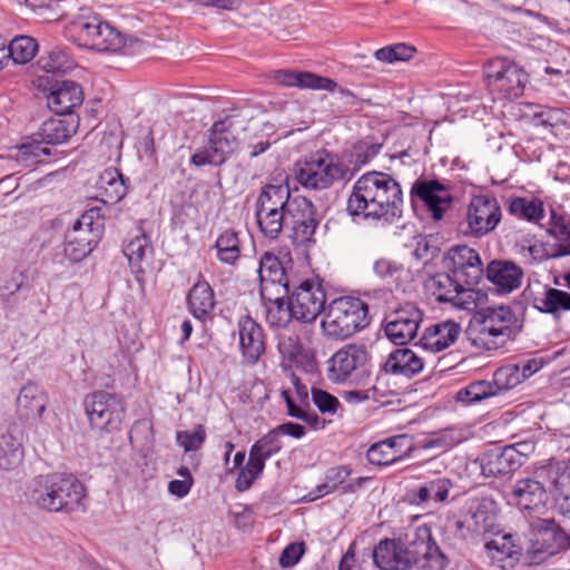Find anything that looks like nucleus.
<instances>
[{
	"mask_svg": "<svg viewBox=\"0 0 570 570\" xmlns=\"http://www.w3.org/2000/svg\"><path fill=\"white\" fill-rule=\"evenodd\" d=\"M78 129V119L73 116L46 120L35 137L42 144L59 145L68 141Z\"/></svg>",
	"mask_w": 570,
	"mask_h": 570,
	"instance_id": "obj_33",
	"label": "nucleus"
},
{
	"mask_svg": "<svg viewBox=\"0 0 570 570\" xmlns=\"http://www.w3.org/2000/svg\"><path fill=\"white\" fill-rule=\"evenodd\" d=\"M413 439L407 434H399L373 443L366 451V460L376 466H389L412 456Z\"/></svg>",
	"mask_w": 570,
	"mask_h": 570,
	"instance_id": "obj_20",
	"label": "nucleus"
},
{
	"mask_svg": "<svg viewBox=\"0 0 570 570\" xmlns=\"http://www.w3.org/2000/svg\"><path fill=\"white\" fill-rule=\"evenodd\" d=\"M206 439V431L203 425H197L193 432L179 431L177 432V443L184 449L185 452L198 450Z\"/></svg>",
	"mask_w": 570,
	"mask_h": 570,
	"instance_id": "obj_54",
	"label": "nucleus"
},
{
	"mask_svg": "<svg viewBox=\"0 0 570 570\" xmlns=\"http://www.w3.org/2000/svg\"><path fill=\"white\" fill-rule=\"evenodd\" d=\"M444 264L449 272L461 279L466 286L479 284L483 274V265L478 252L466 245L451 248L445 257Z\"/></svg>",
	"mask_w": 570,
	"mask_h": 570,
	"instance_id": "obj_19",
	"label": "nucleus"
},
{
	"mask_svg": "<svg viewBox=\"0 0 570 570\" xmlns=\"http://www.w3.org/2000/svg\"><path fill=\"white\" fill-rule=\"evenodd\" d=\"M519 367L515 364H508L499 367L493 374V385L497 393L511 390L523 382V376L520 374Z\"/></svg>",
	"mask_w": 570,
	"mask_h": 570,
	"instance_id": "obj_50",
	"label": "nucleus"
},
{
	"mask_svg": "<svg viewBox=\"0 0 570 570\" xmlns=\"http://www.w3.org/2000/svg\"><path fill=\"white\" fill-rule=\"evenodd\" d=\"M98 191L104 204L114 205L127 195L128 186L122 174L117 168L110 167L100 175Z\"/></svg>",
	"mask_w": 570,
	"mask_h": 570,
	"instance_id": "obj_36",
	"label": "nucleus"
},
{
	"mask_svg": "<svg viewBox=\"0 0 570 570\" xmlns=\"http://www.w3.org/2000/svg\"><path fill=\"white\" fill-rule=\"evenodd\" d=\"M10 58L17 65L28 63L38 50L37 41L28 36L16 37L9 45Z\"/></svg>",
	"mask_w": 570,
	"mask_h": 570,
	"instance_id": "obj_47",
	"label": "nucleus"
},
{
	"mask_svg": "<svg viewBox=\"0 0 570 570\" xmlns=\"http://www.w3.org/2000/svg\"><path fill=\"white\" fill-rule=\"evenodd\" d=\"M102 226L98 208L85 212L66 235L65 256L72 263L86 258L100 240Z\"/></svg>",
	"mask_w": 570,
	"mask_h": 570,
	"instance_id": "obj_10",
	"label": "nucleus"
},
{
	"mask_svg": "<svg viewBox=\"0 0 570 570\" xmlns=\"http://www.w3.org/2000/svg\"><path fill=\"white\" fill-rule=\"evenodd\" d=\"M48 404V393L35 382L26 383L20 389L16 400L18 417L24 421H35V434L39 440H46L55 433L51 425L43 419Z\"/></svg>",
	"mask_w": 570,
	"mask_h": 570,
	"instance_id": "obj_13",
	"label": "nucleus"
},
{
	"mask_svg": "<svg viewBox=\"0 0 570 570\" xmlns=\"http://www.w3.org/2000/svg\"><path fill=\"white\" fill-rule=\"evenodd\" d=\"M501 217V207L494 196H473L465 212V233L474 237L488 235L495 229Z\"/></svg>",
	"mask_w": 570,
	"mask_h": 570,
	"instance_id": "obj_17",
	"label": "nucleus"
},
{
	"mask_svg": "<svg viewBox=\"0 0 570 570\" xmlns=\"http://www.w3.org/2000/svg\"><path fill=\"white\" fill-rule=\"evenodd\" d=\"M422 320L421 309L407 303L393 313L385 325V334L396 345L406 344L415 337Z\"/></svg>",
	"mask_w": 570,
	"mask_h": 570,
	"instance_id": "obj_22",
	"label": "nucleus"
},
{
	"mask_svg": "<svg viewBox=\"0 0 570 570\" xmlns=\"http://www.w3.org/2000/svg\"><path fill=\"white\" fill-rule=\"evenodd\" d=\"M569 548L570 534L553 519H546L532 529L527 556L532 563H540Z\"/></svg>",
	"mask_w": 570,
	"mask_h": 570,
	"instance_id": "obj_14",
	"label": "nucleus"
},
{
	"mask_svg": "<svg viewBox=\"0 0 570 570\" xmlns=\"http://www.w3.org/2000/svg\"><path fill=\"white\" fill-rule=\"evenodd\" d=\"M423 366L422 357L417 356L412 350L397 348L387 356L383 371L387 374L412 377L419 374Z\"/></svg>",
	"mask_w": 570,
	"mask_h": 570,
	"instance_id": "obj_35",
	"label": "nucleus"
},
{
	"mask_svg": "<svg viewBox=\"0 0 570 570\" xmlns=\"http://www.w3.org/2000/svg\"><path fill=\"white\" fill-rule=\"evenodd\" d=\"M265 469V463L261 459H256L252 454L248 455L247 463L239 469L235 480V488L239 492L247 491L252 488Z\"/></svg>",
	"mask_w": 570,
	"mask_h": 570,
	"instance_id": "obj_49",
	"label": "nucleus"
},
{
	"mask_svg": "<svg viewBox=\"0 0 570 570\" xmlns=\"http://www.w3.org/2000/svg\"><path fill=\"white\" fill-rule=\"evenodd\" d=\"M237 328L243 358L247 364L254 365L266 350L264 330L248 314L239 317Z\"/></svg>",
	"mask_w": 570,
	"mask_h": 570,
	"instance_id": "obj_24",
	"label": "nucleus"
},
{
	"mask_svg": "<svg viewBox=\"0 0 570 570\" xmlns=\"http://www.w3.org/2000/svg\"><path fill=\"white\" fill-rule=\"evenodd\" d=\"M338 570H364L355 557L354 543L350 546L348 550L343 556L338 564Z\"/></svg>",
	"mask_w": 570,
	"mask_h": 570,
	"instance_id": "obj_60",
	"label": "nucleus"
},
{
	"mask_svg": "<svg viewBox=\"0 0 570 570\" xmlns=\"http://www.w3.org/2000/svg\"><path fill=\"white\" fill-rule=\"evenodd\" d=\"M370 375L371 354L364 344L348 343L327 361V377L333 383L358 384Z\"/></svg>",
	"mask_w": 570,
	"mask_h": 570,
	"instance_id": "obj_8",
	"label": "nucleus"
},
{
	"mask_svg": "<svg viewBox=\"0 0 570 570\" xmlns=\"http://www.w3.org/2000/svg\"><path fill=\"white\" fill-rule=\"evenodd\" d=\"M66 36L80 47L97 51H118L125 46L122 33L98 16H80L66 27Z\"/></svg>",
	"mask_w": 570,
	"mask_h": 570,
	"instance_id": "obj_6",
	"label": "nucleus"
},
{
	"mask_svg": "<svg viewBox=\"0 0 570 570\" xmlns=\"http://www.w3.org/2000/svg\"><path fill=\"white\" fill-rule=\"evenodd\" d=\"M24 6L36 16L48 20L56 19L55 7L58 6V2L55 0H26Z\"/></svg>",
	"mask_w": 570,
	"mask_h": 570,
	"instance_id": "obj_58",
	"label": "nucleus"
},
{
	"mask_svg": "<svg viewBox=\"0 0 570 570\" xmlns=\"http://www.w3.org/2000/svg\"><path fill=\"white\" fill-rule=\"evenodd\" d=\"M284 227L288 228V237L295 246L307 248L314 244L317 220L312 202L305 197L292 199Z\"/></svg>",
	"mask_w": 570,
	"mask_h": 570,
	"instance_id": "obj_18",
	"label": "nucleus"
},
{
	"mask_svg": "<svg viewBox=\"0 0 570 570\" xmlns=\"http://www.w3.org/2000/svg\"><path fill=\"white\" fill-rule=\"evenodd\" d=\"M262 299L264 302L265 320L268 326L273 330L288 327L294 320L289 301L285 305L281 294H276L275 297H273L272 293H266V298Z\"/></svg>",
	"mask_w": 570,
	"mask_h": 570,
	"instance_id": "obj_39",
	"label": "nucleus"
},
{
	"mask_svg": "<svg viewBox=\"0 0 570 570\" xmlns=\"http://www.w3.org/2000/svg\"><path fill=\"white\" fill-rule=\"evenodd\" d=\"M415 51L414 47L401 42L377 49L374 57L380 61L393 63L412 59Z\"/></svg>",
	"mask_w": 570,
	"mask_h": 570,
	"instance_id": "obj_52",
	"label": "nucleus"
},
{
	"mask_svg": "<svg viewBox=\"0 0 570 570\" xmlns=\"http://www.w3.org/2000/svg\"><path fill=\"white\" fill-rule=\"evenodd\" d=\"M557 501L563 514L570 515V466H564L554 480Z\"/></svg>",
	"mask_w": 570,
	"mask_h": 570,
	"instance_id": "obj_53",
	"label": "nucleus"
},
{
	"mask_svg": "<svg viewBox=\"0 0 570 570\" xmlns=\"http://www.w3.org/2000/svg\"><path fill=\"white\" fill-rule=\"evenodd\" d=\"M276 83L299 89L335 91L337 83L331 78L309 71L277 70L273 75Z\"/></svg>",
	"mask_w": 570,
	"mask_h": 570,
	"instance_id": "obj_27",
	"label": "nucleus"
},
{
	"mask_svg": "<svg viewBox=\"0 0 570 570\" xmlns=\"http://www.w3.org/2000/svg\"><path fill=\"white\" fill-rule=\"evenodd\" d=\"M483 77L494 98L507 100L521 97L529 81V76L522 67L500 57L484 65Z\"/></svg>",
	"mask_w": 570,
	"mask_h": 570,
	"instance_id": "obj_7",
	"label": "nucleus"
},
{
	"mask_svg": "<svg viewBox=\"0 0 570 570\" xmlns=\"http://www.w3.org/2000/svg\"><path fill=\"white\" fill-rule=\"evenodd\" d=\"M278 434L289 435L294 439H301L305 435L306 430L303 425L293 422H286L275 428Z\"/></svg>",
	"mask_w": 570,
	"mask_h": 570,
	"instance_id": "obj_61",
	"label": "nucleus"
},
{
	"mask_svg": "<svg viewBox=\"0 0 570 570\" xmlns=\"http://www.w3.org/2000/svg\"><path fill=\"white\" fill-rule=\"evenodd\" d=\"M461 326L454 321H443L428 326L419 341V346L435 354L453 345L459 338Z\"/></svg>",
	"mask_w": 570,
	"mask_h": 570,
	"instance_id": "obj_26",
	"label": "nucleus"
},
{
	"mask_svg": "<svg viewBox=\"0 0 570 570\" xmlns=\"http://www.w3.org/2000/svg\"><path fill=\"white\" fill-rule=\"evenodd\" d=\"M346 210L353 218L393 224L403 213L401 185L389 174L375 170L365 173L354 183Z\"/></svg>",
	"mask_w": 570,
	"mask_h": 570,
	"instance_id": "obj_2",
	"label": "nucleus"
},
{
	"mask_svg": "<svg viewBox=\"0 0 570 570\" xmlns=\"http://www.w3.org/2000/svg\"><path fill=\"white\" fill-rule=\"evenodd\" d=\"M82 98V89L78 83L61 81L47 96V106L56 114L72 116V109L81 105Z\"/></svg>",
	"mask_w": 570,
	"mask_h": 570,
	"instance_id": "obj_29",
	"label": "nucleus"
},
{
	"mask_svg": "<svg viewBox=\"0 0 570 570\" xmlns=\"http://www.w3.org/2000/svg\"><path fill=\"white\" fill-rule=\"evenodd\" d=\"M281 450V436L278 432L273 429L252 445L249 454L256 459H261V461L265 463L266 460L277 454Z\"/></svg>",
	"mask_w": 570,
	"mask_h": 570,
	"instance_id": "obj_48",
	"label": "nucleus"
},
{
	"mask_svg": "<svg viewBox=\"0 0 570 570\" xmlns=\"http://www.w3.org/2000/svg\"><path fill=\"white\" fill-rule=\"evenodd\" d=\"M370 324L368 305L357 297L334 298L325 309L321 322L323 334L331 340L344 341Z\"/></svg>",
	"mask_w": 570,
	"mask_h": 570,
	"instance_id": "obj_5",
	"label": "nucleus"
},
{
	"mask_svg": "<svg viewBox=\"0 0 570 570\" xmlns=\"http://www.w3.org/2000/svg\"><path fill=\"white\" fill-rule=\"evenodd\" d=\"M375 387L364 391H346L343 395L344 400L348 403L358 404L371 399V393L375 392Z\"/></svg>",
	"mask_w": 570,
	"mask_h": 570,
	"instance_id": "obj_64",
	"label": "nucleus"
},
{
	"mask_svg": "<svg viewBox=\"0 0 570 570\" xmlns=\"http://www.w3.org/2000/svg\"><path fill=\"white\" fill-rule=\"evenodd\" d=\"M85 411L90 426L95 430L112 432L120 429L126 406L120 396L106 391H96L86 396Z\"/></svg>",
	"mask_w": 570,
	"mask_h": 570,
	"instance_id": "obj_11",
	"label": "nucleus"
},
{
	"mask_svg": "<svg viewBox=\"0 0 570 570\" xmlns=\"http://www.w3.org/2000/svg\"><path fill=\"white\" fill-rule=\"evenodd\" d=\"M381 570H445L448 557L442 552L426 524L410 529L405 541L401 538H384L370 553L363 554Z\"/></svg>",
	"mask_w": 570,
	"mask_h": 570,
	"instance_id": "obj_1",
	"label": "nucleus"
},
{
	"mask_svg": "<svg viewBox=\"0 0 570 570\" xmlns=\"http://www.w3.org/2000/svg\"><path fill=\"white\" fill-rule=\"evenodd\" d=\"M237 147V138L233 132L228 120L214 122L209 130L208 146L198 149L190 158V163L197 167L223 165Z\"/></svg>",
	"mask_w": 570,
	"mask_h": 570,
	"instance_id": "obj_15",
	"label": "nucleus"
},
{
	"mask_svg": "<svg viewBox=\"0 0 570 570\" xmlns=\"http://www.w3.org/2000/svg\"><path fill=\"white\" fill-rule=\"evenodd\" d=\"M487 277L499 293H511L519 288L523 271L510 261H492L487 267Z\"/></svg>",
	"mask_w": 570,
	"mask_h": 570,
	"instance_id": "obj_28",
	"label": "nucleus"
},
{
	"mask_svg": "<svg viewBox=\"0 0 570 570\" xmlns=\"http://www.w3.org/2000/svg\"><path fill=\"white\" fill-rule=\"evenodd\" d=\"M311 394L314 405L322 413L334 414L341 405L336 396L324 390L313 387Z\"/></svg>",
	"mask_w": 570,
	"mask_h": 570,
	"instance_id": "obj_56",
	"label": "nucleus"
},
{
	"mask_svg": "<svg viewBox=\"0 0 570 570\" xmlns=\"http://www.w3.org/2000/svg\"><path fill=\"white\" fill-rule=\"evenodd\" d=\"M305 553L304 542H293L285 547L282 551L278 563L282 568H292L298 563Z\"/></svg>",
	"mask_w": 570,
	"mask_h": 570,
	"instance_id": "obj_57",
	"label": "nucleus"
},
{
	"mask_svg": "<svg viewBox=\"0 0 570 570\" xmlns=\"http://www.w3.org/2000/svg\"><path fill=\"white\" fill-rule=\"evenodd\" d=\"M426 292L439 303H449L462 311H473L478 306L480 293L466 286L451 273H438L424 283Z\"/></svg>",
	"mask_w": 570,
	"mask_h": 570,
	"instance_id": "obj_12",
	"label": "nucleus"
},
{
	"mask_svg": "<svg viewBox=\"0 0 570 570\" xmlns=\"http://www.w3.org/2000/svg\"><path fill=\"white\" fill-rule=\"evenodd\" d=\"M39 67L49 73L67 72L75 67L73 60L68 53L59 48L52 47L38 60Z\"/></svg>",
	"mask_w": 570,
	"mask_h": 570,
	"instance_id": "obj_44",
	"label": "nucleus"
},
{
	"mask_svg": "<svg viewBox=\"0 0 570 570\" xmlns=\"http://www.w3.org/2000/svg\"><path fill=\"white\" fill-rule=\"evenodd\" d=\"M291 194L287 186L266 185L262 188L256 203L255 209L275 212L287 210L291 205Z\"/></svg>",
	"mask_w": 570,
	"mask_h": 570,
	"instance_id": "obj_40",
	"label": "nucleus"
},
{
	"mask_svg": "<svg viewBox=\"0 0 570 570\" xmlns=\"http://www.w3.org/2000/svg\"><path fill=\"white\" fill-rule=\"evenodd\" d=\"M511 497L521 509L533 510L544 505L547 491L538 480L525 478L515 482Z\"/></svg>",
	"mask_w": 570,
	"mask_h": 570,
	"instance_id": "obj_34",
	"label": "nucleus"
},
{
	"mask_svg": "<svg viewBox=\"0 0 570 570\" xmlns=\"http://www.w3.org/2000/svg\"><path fill=\"white\" fill-rule=\"evenodd\" d=\"M373 271L377 277L386 282L399 281L405 272L402 265L385 258L376 261Z\"/></svg>",
	"mask_w": 570,
	"mask_h": 570,
	"instance_id": "obj_55",
	"label": "nucleus"
},
{
	"mask_svg": "<svg viewBox=\"0 0 570 570\" xmlns=\"http://www.w3.org/2000/svg\"><path fill=\"white\" fill-rule=\"evenodd\" d=\"M453 483L449 478H436L430 480L409 492V499L412 504L422 505L429 501L443 503L448 500L449 492Z\"/></svg>",
	"mask_w": 570,
	"mask_h": 570,
	"instance_id": "obj_37",
	"label": "nucleus"
},
{
	"mask_svg": "<svg viewBox=\"0 0 570 570\" xmlns=\"http://www.w3.org/2000/svg\"><path fill=\"white\" fill-rule=\"evenodd\" d=\"M523 299L537 311L559 317L570 311V293L540 282L529 284L522 292Z\"/></svg>",
	"mask_w": 570,
	"mask_h": 570,
	"instance_id": "obj_21",
	"label": "nucleus"
},
{
	"mask_svg": "<svg viewBox=\"0 0 570 570\" xmlns=\"http://www.w3.org/2000/svg\"><path fill=\"white\" fill-rule=\"evenodd\" d=\"M257 273L261 282V296L266 298V293L275 289V294L288 292V279L279 258L269 252H265L259 258Z\"/></svg>",
	"mask_w": 570,
	"mask_h": 570,
	"instance_id": "obj_25",
	"label": "nucleus"
},
{
	"mask_svg": "<svg viewBox=\"0 0 570 570\" xmlns=\"http://www.w3.org/2000/svg\"><path fill=\"white\" fill-rule=\"evenodd\" d=\"M523 328V318L510 306L488 307L470 328L472 344L484 351H497L513 341Z\"/></svg>",
	"mask_w": 570,
	"mask_h": 570,
	"instance_id": "obj_4",
	"label": "nucleus"
},
{
	"mask_svg": "<svg viewBox=\"0 0 570 570\" xmlns=\"http://www.w3.org/2000/svg\"><path fill=\"white\" fill-rule=\"evenodd\" d=\"M21 436L22 433L14 423L0 433V470L11 471L22 462L24 451Z\"/></svg>",
	"mask_w": 570,
	"mask_h": 570,
	"instance_id": "obj_30",
	"label": "nucleus"
},
{
	"mask_svg": "<svg viewBox=\"0 0 570 570\" xmlns=\"http://www.w3.org/2000/svg\"><path fill=\"white\" fill-rule=\"evenodd\" d=\"M348 173L345 164L335 160L328 154L317 151L295 166V178L309 190H324L335 181L342 180Z\"/></svg>",
	"mask_w": 570,
	"mask_h": 570,
	"instance_id": "obj_9",
	"label": "nucleus"
},
{
	"mask_svg": "<svg viewBox=\"0 0 570 570\" xmlns=\"http://www.w3.org/2000/svg\"><path fill=\"white\" fill-rule=\"evenodd\" d=\"M128 263L135 274L145 272L144 263L153 254V246L149 237L141 233L131 238L122 249Z\"/></svg>",
	"mask_w": 570,
	"mask_h": 570,
	"instance_id": "obj_41",
	"label": "nucleus"
},
{
	"mask_svg": "<svg viewBox=\"0 0 570 570\" xmlns=\"http://www.w3.org/2000/svg\"><path fill=\"white\" fill-rule=\"evenodd\" d=\"M509 212L519 218L538 223L544 216L543 204L537 199L515 197L509 204Z\"/></svg>",
	"mask_w": 570,
	"mask_h": 570,
	"instance_id": "obj_45",
	"label": "nucleus"
},
{
	"mask_svg": "<svg viewBox=\"0 0 570 570\" xmlns=\"http://www.w3.org/2000/svg\"><path fill=\"white\" fill-rule=\"evenodd\" d=\"M50 155V149L42 146V142L36 137L30 142H24L17 147L13 157L18 163L26 167H31L42 163Z\"/></svg>",
	"mask_w": 570,
	"mask_h": 570,
	"instance_id": "obj_46",
	"label": "nucleus"
},
{
	"mask_svg": "<svg viewBox=\"0 0 570 570\" xmlns=\"http://www.w3.org/2000/svg\"><path fill=\"white\" fill-rule=\"evenodd\" d=\"M255 217L261 233L268 239H276L286 224L287 210L255 209Z\"/></svg>",
	"mask_w": 570,
	"mask_h": 570,
	"instance_id": "obj_43",
	"label": "nucleus"
},
{
	"mask_svg": "<svg viewBox=\"0 0 570 570\" xmlns=\"http://www.w3.org/2000/svg\"><path fill=\"white\" fill-rule=\"evenodd\" d=\"M216 255L220 263L234 265L240 257V239L237 232L226 229L215 242Z\"/></svg>",
	"mask_w": 570,
	"mask_h": 570,
	"instance_id": "obj_42",
	"label": "nucleus"
},
{
	"mask_svg": "<svg viewBox=\"0 0 570 570\" xmlns=\"http://www.w3.org/2000/svg\"><path fill=\"white\" fill-rule=\"evenodd\" d=\"M29 498L40 510L71 514L86 510L87 490L73 474L50 473L32 481Z\"/></svg>",
	"mask_w": 570,
	"mask_h": 570,
	"instance_id": "obj_3",
	"label": "nucleus"
},
{
	"mask_svg": "<svg viewBox=\"0 0 570 570\" xmlns=\"http://www.w3.org/2000/svg\"><path fill=\"white\" fill-rule=\"evenodd\" d=\"M351 473L352 470L350 466L337 465L326 472L325 479L330 482L334 490H337L340 485L345 483Z\"/></svg>",
	"mask_w": 570,
	"mask_h": 570,
	"instance_id": "obj_59",
	"label": "nucleus"
},
{
	"mask_svg": "<svg viewBox=\"0 0 570 570\" xmlns=\"http://www.w3.org/2000/svg\"><path fill=\"white\" fill-rule=\"evenodd\" d=\"M547 232L556 239L557 253L553 257L570 256V217L551 208Z\"/></svg>",
	"mask_w": 570,
	"mask_h": 570,
	"instance_id": "obj_38",
	"label": "nucleus"
},
{
	"mask_svg": "<svg viewBox=\"0 0 570 570\" xmlns=\"http://www.w3.org/2000/svg\"><path fill=\"white\" fill-rule=\"evenodd\" d=\"M498 395L493 382L478 381L469 384L459 392V399L466 403H476L490 396Z\"/></svg>",
	"mask_w": 570,
	"mask_h": 570,
	"instance_id": "obj_51",
	"label": "nucleus"
},
{
	"mask_svg": "<svg viewBox=\"0 0 570 570\" xmlns=\"http://www.w3.org/2000/svg\"><path fill=\"white\" fill-rule=\"evenodd\" d=\"M522 465V454L514 445L492 450L483 459V472L488 475H505Z\"/></svg>",
	"mask_w": 570,
	"mask_h": 570,
	"instance_id": "obj_31",
	"label": "nucleus"
},
{
	"mask_svg": "<svg viewBox=\"0 0 570 570\" xmlns=\"http://www.w3.org/2000/svg\"><path fill=\"white\" fill-rule=\"evenodd\" d=\"M294 320L313 323L318 315L325 313L326 292L320 279H305L288 297Z\"/></svg>",
	"mask_w": 570,
	"mask_h": 570,
	"instance_id": "obj_16",
	"label": "nucleus"
},
{
	"mask_svg": "<svg viewBox=\"0 0 570 570\" xmlns=\"http://www.w3.org/2000/svg\"><path fill=\"white\" fill-rule=\"evenodd\" d=\"M187 306L190 314L206 322L216 306L215 293L207 281L200 277L189 289L187 295Z\"/></svg>",
	"mask_w": 570,
	"mask_h": 570,
	"instance_id": "obj_32",
	"label": "nucleus"
},
{
	"mask_svg": "<svg viewBox=\"0 0 570 570\" xmlns=\"http://www.w3.org/2000/svg\"><path fill=\"white\" fill-rule=\"evenodd\" d=\"M193 484L190 480H173L168 484V491L177 498H184L189 493Z\"/></svg>",
	"mask_w": 570,
	"mask_h": 570,
	"instance_id": "obj_62",
	"label": "nucleus"
},
{
	"mask_svg": "<svg viewBox=\"0 0 570 570\" xmlns=\"http://www.w3.org/2000/svg\"><path fill=\"white\" fill-rule=\"evenodd\" d=\"M411 196L417 197L432 213L435 220H440L452 203L451 190L436 179H417L411 188Z\"/></svg>",
	"mask_w": 570,
	"mask_h": 570,
	"instance_id": "obj_23",
	"label": "nucleus"
},
{
	"mask_svg": "<svg viewBox=\"0 0 570 570\" xmlns=\"http://www.w3.org/2000/svg\"><path fill=\"white\" fill-rule=\"evenodd\" d=\"M335 490L330 484V482L325 479V481L318 485L315 487L312 491H309L305 497L304 500L307 502L315 501L317 499H321L330 493H333Z\"/></svg>",
	"mask_w": 570,
	"mask_h": 570,
	"instance_id": "obj_63",
	"label": "nucleus"
}]
</instances>
